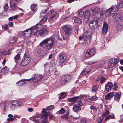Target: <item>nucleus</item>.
Returning <instances> with one entry per match:
<instances>
[{
    "label": "nucleus",
    "instance_id": "1",
    "mask_svg": "<svg viewBox=\"0 0 123 123\" xmlns=\"http://www.w3.org/2000/svg\"><path fill=\"white\" fill-rule=\"evenodd\" d=\"M123 8V1L120 2L118 5V7L117 6H112L110 8L106 10L104 12V15L105 17H108L111 14L112 16H113L117 11L119 8Z\"/></svg>",
    "mask_w": 123,
    "mask_h": 123
},
{
    "label": "nucleus",
    "instance_id": "2",
    "mask_svg": "<svg viewBox=\"0 0 123 123\" xmlns=\"http://www.w3.org/2000/svg\"><path fill=\"white\" fill-rule=\"evenodd\" d=\"M83 39L85 41V45L87 46L89 45L91 42V36L90 33L88 32H86L85 33L82 37L81 36H80L79 37V39L81 40Z\"/></svg>",
    "mask_w": 123,
    "mask_h": 123
},
{
    "label": "nucleus",
    "instance_id": "3",
    "mask_svg": "<svg viewBox=\"0 0 123 123\" xmlns=\"http://www.w3.org/2000/svg\"><path fill=\"white\" fill-rule=\"evenodd\" d=\"M54 44V41L52 38H47V44L45 45L44 48L47 50H50L53 47Z\"/></svg>",
    "mask_w": 123,
    "mask_h": 123
},
{
    "label": "nucleus",
    "instance_id": "4",
    "mask_svg": "<svg viewBox=\"0 0 123 123\" xmlns=\"http://www.w3.org/2000/svg\"><path fill=\"white\" fill-rule=\"evenodd\" d=\"M63 29L65 32V35H67L65 37L64 35L63 37V38L66 39L68 37V35H71L72 33V31L71 29L69 27L67 26H65L63 28Z\"/></svg>",
    "mask_w": 123,
    "mask_h": 123
},
{
    "label": "nucleus",
    "instance_id": "5",
    "mask_svg": "<svg viewBox=\"0 0 123 123\" xmlns=\"http://www.w3.org/2000/svg\"><path fill=\"white\" fill-rule=\"evenodd\" d=\"M96 51L94 48L91 49L87 51L85 55V56L86 58L94 56L95 55Z\"/></svg>",
    "mask_w": 123,
    "mask_h": 123
},
{
    "label": "nucleus",
    "instance_id": "6",
    "mask_svg": "<svg viewBox=\"0 0 123 123\" xmlns=\"http://www.w3.org/2000/svg\"><path fill=\"white\" fill-rule=\"evenodd\" d=\"M47 110L45 109H43L41 111V113H43V115L45 116V118L44 120L42 121V123H49L48 119V116L49 114V112H47Z\"/></svg>",
    "mask_w": 123,
    "mask_h": 123
},
{
    "label": "nucleus",
    "instance_id": "7",
    "mask_svg": "<svg viewBox=\"0 0 123 123\" xmlns=\"http://www.w3.org/2000/svg\"><path fill=\"white\" fill-rule=\"evenodd\" d=\"M98 25V21L97 20H93L90 21L89 24V27L95 29L97 28Z\"/></svg>",
    "mask_w": 123,
    "mask_h": 123
},
{
    "label": "nucleus",
    "instance_id": "8",
    "mask_svg": "<svg viewBox=\"0 0 123 123\" xmlns=\"http://www.w3.org/2000/svg\"><path fill=\"white\" fill-rule=\"evenodd\" d=\"M42 75L35 74L33 78L30 79L32 80L34 82H38L42 80Z\"/></svg>",
    "mask_w": 123,
    "mask_h": 123
},
{
    "label": "nucleus",
    "instance_id": "9",
    "mask_svg": "<svg viewBox=\"0 0 123 123\" xmlns=\"http://www.w3.org/2000/svg\"><path fill=\"white\" fill-rule=\"evenodd\" d=\"M42 75L35 74L33 78L30 79L32 80L34 82H38L42 80Z\"/></svg>",
    "mask_w": 123,
    "mask_h": 123
},
{
    "label": "nucleus",
    "instance_id": "10",
    "mask_svg": "<svg viewBox=\"0 0 123 123\" xmlns=\"http://www.w3.org/2000/svg\"><path fill=\"white\" fill-rule=\"evenodd\" d=\"M117 62V60L116 58H111L109 59L108 64V67L111 68L115 66Z\"/></svg>",
    "mask_w": 123,
    "mask_h": 123
},
{
    "label": "nucleus",
    "instance_id": "11",
    "mask_svg": "<svg viewBox=\"0 0 123 123\" xmlns=\"http://www.w3.org/2000/svg\"><path fill=\"white\" fill-rule=\"evenodd\" d=\"M30 79H29L21 80L17 83V85L18 86L20 87L25 84L28 83L30 82Z\"/></svg>",
    "mask_w": 123,
    "mask_h": 123
},
{
    "label": "nucleus",
    "instance_id": "12",
    "mask_svg": "<svg viewBox=\"0 0 123 123\" xmlns=\"http://www.w3.org/2000/svg\"><path fill=\"white\" fill-rule=\"evenodd\" d=\"M58 61L59 63H63L66 60V57L65 54L62 53H60L58 56Z\"/></svg>",
    "mask_w": 123,
    "mask_h": 123
},
{
    "label": "nucleus",
    "instance_id": "13",
    "mask_svg": "<svg viewBox=\"0 0 123 123\" xmlns=\"http://www.w3.org/2000/svg\"><path fill=\"white\" fill-rule=\"evenodd\" d=\"M70 79L69 76L68 75L62 76L61 80V82L62 84H64L67 82Z\"/></svg>",
    "mask_w": 123,
    "mask_h": 123
},
{
    "label": "nucleus",
    "instance_id": "14",
    "mask_svg": "<svg viewBox=\"0 0 123 123\" xmlns=\"http://www.w3.org/2000/svg\"><path fill=\"white\" fill-rule=\"evenodd\" d=\"M10 105L11 108L13 109L15 108H18V106H20L22 105L17 101L14 100L10 104Z\"/></svg>",
    "mask_w": 123,
    "mask_h": 123
},
{
    "label": "nucleus",
    "instance_id": "15",
    "mask_svg": "<svg viewBox=\"0 0 123 123\" xmlns=\"http://www.w3.org/2000/svg\"><path fill=\"white\" fill-rule=\"evenodd\" d=\"M123 18L122 15L119 13H117L114 18V21L118 23L122 20Z\"/></svg>",
    "mask_w": 123,
    "mask_h": 123
},
{
    "label": "nucleus",
    "instance_id": "16",
    "mask_svg": "<svg viewBox=\"0 0 123 123\" xmlns=\"http://www.w3.org/2000/svg\"><path fill=\"white\" fill-rule=\"evenodd\" d=\"M17 1V0H12L10 1V7L12 10H15L16 9V2Z\"/></svg>",
    "mask_w": 123,
    "mask_h": 123
},
{
    "label": "nucleus",
    "instance_id": "17",
    "mask_svg": "<svg viewBox=\"0 0 123 123\" xmlns=\"http://www.w3.org/2000/svg\"><path fill=\"white\" fill-rule=\"evenodd\" d=\"M90 13L89 11L87 10L85 11L84 17V20L85 22H87L89 20L90 17Z\"/></svg>",
    "mask_w": 123,
    "mask_h": 123
},
{
    "label": "nucleus",
    "instance_id": "18",
    "mask_svg": "<svg viewBox=\"0 0 123 123\" xmlns=\"http://www.w3.org/2000/svg\"><path fill=\"white\" fill-rule=\"evenodd\" d=\"M58 17V14L55 13L51 17L48 19L50 23H52L55 21L57 18Z\"/></svg>",
    "mask_w": 123,
    "mask_h": 123
},
{
    "label": "nucleus",
    "instance_id": "19",
    "mask_svg": "<svg viewBox=\"0 0 123 123\" xmlns=\"http://www.w3.org/2000/svg\"><path fill=\"white\" fill-rule=\"evenodd\" d=\"M43 115V117L40 116H36L33 119L34 121L36 122H41L43 120H44L45 118V116H44L43 115V113H42Z\"/></svg>",
    "mask_w": 123,
    "mask_h": 123
},
{
    "label": "nucleus",
    "instance_id": "20",
    "mask_svg": "<svg viewBox=\"0 0 123 123\" xmlns=\"http://www.w3.org/2000/svg\"><path fill=\"white\" fill-rule=\"evenodd\" d=\"M29 30L30 31L29 32H30V34L33 35H37L39 32L34 26L31 28Z\"/></svg>",
    "mask_w": 123,
    "mask_h": 123
},
{
    "label": "nucleus",
    "instance_id": "21",
    "mask_svg": "<svg viewBox=\"0 0 123 123\" xmlns=\"http://www.w3.org/2000/svg\"><path fill=\"white\" fill-rule=\"evenodd\" d=\"M113 86L112 83L110 82H108L105 85V89L107 92H109L112 88Z\"/></svg>",
    "mask_w": 123,
    "mask_h": 123
},
{
    "label": "nucleus",
    "instance_id": "22",
    "mask_svg": "<svg viewBox=\"0 0 123 123\" xmlns=\"http://www.w3.org/2000/svg\"><path fill=\"white\" fill-rule=\"evenodd\" d=\"M38 32V34H39L40 36L42 37L45 36L48 33L47 30L45 29L43 30H41Z\"/></svg>",
    "mask_w": 123,
    "mask_h": 123
},
{
    "label": "nucleus",
    "instance_id": "23",
    "mask_svg": "<svg viewBox=\"0 0 123 123\" xmlns=\"http://www.w3.org/2000/svg\"><path fill=\"white\" fill-rule=\"evenodd\" d=\"M80 96H77L75 97H72L68 98V101L69 102H76L79 100V98H80Z\"/></svg>",
    "mask_w": 123,
    "mask_h": 123
},
{
    "label": "nucleus",
    "instance_id": "24",
    "mask_svg": "<svg viewBox=\"0 0 123 123\" xmlns=\"http://www.w3.org/2000/svg\"><path fill=\"white\" fill-rule=\"evenodd\" d=\"M113 95V92H111L106 95L105 97V99L106 100H110L112 98Z\"/></svg>",
    "mask_w": 123,
    "mask_h": 123
},
{
    "label": "nucleus",
    "instance_id": "25",
    "mask_svg": "<svg viewBox=\"0 0 123 123\" xmlns=\"http://www.w3.org/2000/svg\"><path fill=\"white\" fill-rule=\"evenodd\" d=\"M108 25L107 23L105 22L104 23L102 32L103 33H105L108 31Z\"/></svg>",
    "mask_w": 123,
    "mask_h": 123
},
{
    "label": "nucleus",
    "instance_id": "26",
    "mask_svg": "<svg viewBox=\"0 0 123 123\" xmlns=\"http://www.w3.org/2000/svg\"><path fill=\"white\" fill-rule=\"evenodd\" d=\"M37 8V6L36 5L32 4L30 8L32 11L30 12L31 14L34 11H36Z\"/></svg>",
    "mask_w": 123,
    "mask_h": 123
},
{
    "label": "nucleus",
    "instance_id": "27",
    "mask_svg": "<svg viewBox=\"0 0 123 123\" xmlns=\"http://www.w3.org/2000/svg\"><path fill=\"white\" fill-rule=\"evenodd\" d=\"M91 12L93 13V14H97L99 13L100 10L97 7H96L93 9L91 10Z\"/></svg>",
    "mask_w": 123,
    "mask_h": 123
},
{
    "label": "nucleus",
    "instance_id": "28",
    "mask_svg": "<svg viewBox=\"0 0 123 123\" xmlns=\"http://www.w3.org/2000/svg\"><path fill=\"white\" fill-rule=\"evenodd\" d=\"M34 27L38 32L42 29L43 27L42 25L39 24H37Z\"/></svg>",
    "mask_w": 123,
    "mask_h": 123
},
{
    "label": "nucleus",
    "instance_id": "29",
    "mask_svg": "<svg viewBox=\"0 0 123 123\" xmlns=\"http://www.w3.org/2000/svg\"><path fill=\"white\" fill-rule=\"evenodd\" d=\"M73 111L75 112H78L80 111L81 108L77 105H74L73 108Z\"/></svg>",
    "mask_w": 123,
    "mask_h": 123
},
{
    "label": "nucleus",
    "instance_id": "30",
    "mask_svg": "<svg viewBox=\"0 0 123 123\" xmlns=\"http://www.w3.org/2000/svg\"><path fill=\"white\" fill-rule=\"evenodd\" d=\"M20 55L19 54H18L14 57V59L15 60L16 62L17 63L20 60L21 58Z\"/></svg>",
    "mask_w": 123,
    "mask_h": 123
},
{
    "label": "nucleus",
    "instance_id": "31",
    "mask_svg": "<svg viewBox=\"0 0 123 123\" xmlns=\"http://www.w3.org/2000/svg\"><path fill=\"white\" fill-rule=\"evenodd\" d=\"M16 38L15 37H10L9 39V44H12L16 41Z\"/></svg>",
    "mask_w": 123,
    "mask_h": 123
},
{
    "label": "nucleus",
    "instance_id": "32",
    "mask_svg": "<svg viewBox=\"0 0 123 123\" xmlns=\"http://www.w3.org/2000/svg\"><path fill=\"white\" fill-rule=\"evenodd\" d=\"M121 95L119 93H116L114 95V100L116 101H118L120 99Z\"/></svg>",
    "mask_w": 123,
    "mask_h": 123
},
{
    "label": "nucleus",
    "instance_id": "33",
    "mask_svg": "<svg viewBox=\"0 0 123 123\" xmlns=\"http://www.w3.org/2000/svg\"><path fill=\"white\" fill-rule=\"evenodd\" d=\"M29 31V29H27L23 31L22 34L25 37H29L30 35L28 33Z\"/></svg>",
    "mask_w": 123,
    "mask_h": 123
},
{
    "label": "nucleus",
    "instance_id": "34",
    "mask_svg": "<svg viewBox=\"0 0 123 123\" xmlns=\"http://www.w3.org/2000/svg\"><path fill=\"white\" fill-rule=\"evenodd\" d=\"M47 38L43 40L41 42L39 45H40L41 46L43 47L44 48V47L45 46H44V45L45 44H47Z\"/></svg>",
    "mask_w": 123,
    "mask_h": 123
},
{
    "label": "nucleus",
    "instance_id": "35",
    "mask_svg": "<svg viewBox=\"0 0 123 123\" xmlns=\"http://www.w3.org/2000/svg\"><path fill=\"white\" fill-rule=\"evenodd\" d=\"M114 117V114H111V115L108 116L105 118V121L106 122L107 120L110 119H113Z\"/></svg>",
    "mask_w": 123,
    "mask_h": 123
},
{
    "label": "nucleus",
    "instance_id": "36",
    "mask_svg": "<svg viewBox=\"0 0 123 123\" xmlns=\"http://www.w3.org/2000/svg\"><path fill=\"white\" fill-rule=\"evenodd\" d=\"M74 22L75 23L80 24L81 22V19L77 17H75L74 18Z\"/></svg>",
    "mask_w": 123,
    "mask_h": 123
},
{
    "label": "nucleus",
    "instance_id": "37",
    "mask_svg": "<svg viewBox=\"0 0 123 123\" xmlns=\"http://www.w3.org/2000/svg\"><path fill=\"white\" fill-rule=\"evenodd\" d=\"M84 14V12L82 10H79L78 11V16L80 17H83Z\"/></svg>",
    "mask_w": 123,
    "mask_h": 123
},
{
    "label": "nucleus",
    "instance_id": "38",
    "mask_svg": "<svg viewBox=\"0 0 123 123\" xmlns=\"http://www.w3.org/2000/svg\"><path fill=\"white\" fill-rule=\"evenodd\" d=\"M96 98L97 97L96 96H93L92 97L87 99V101L89 102H90L92 101H95L97 99Z\"/></svg>",
    "mask_w": 123,
    "mask_h": 123
},
{
    "label": "nucleus",
    "instance_id": "39",
    "mask_svg": "<svg viewBox=\"0 0 123 123\" xmlns=\"http://www.w3.org/2000/svg\"><path fill=\"white\" fill-rule=\"evenodd\" d=\"M8 71V69L6 66H5L3 68L2 70V72L5 75H6Z\"/></svg>",
    "mask_w": 123,
    "mask_h": 123
},
{
    "label": "nucleus",
    "instance_id": "40",
    "mask_svg": "<svg viewBox=\"0 0 123 123\" xmlns=\"http://www.w3.org/2000/svg\"><path fill=\"white\" fill-rule=\"evenodd\" d=\"M47 19V16H45L39 22L41 23H43L46 22Z\"/></svg>",
    "mask_w": 123,
    "mask_h": 123
},
{
    "label": "nucleus",
    "instance_id": "41",
    "mask_svg": "<svg viewBox=\"0 0 123 123\" xmlns=\"http://www.w3.org/2000/svg\"><path fill=\"white\" fill-rule=\"evenodd\" d=\"M28 64L27 63L24 59L22 60L20 62V65L21 66H25Z\"/></svg>",
    "mask_w": 123,
    "mask_h": 123
},
{
    "label": "nucleus",
    "instance_id": "42",
    "mask_svg": "<svg viewBox=\"0 0 123 123\" xmlns=\"http://www.w3.org/2000/svg\"><path fill=\"white\" fill-rule=\"evenodd\" d=\"M24 59L25 61H26L28 64L30 62L31 60V58L29 56L27 57L26 56L25 57V55Z\"/></svg>",
    "mask_w": 123,
    "mask_h": 123
},
{
    "label": "nucleus",
    "instance_id": "43",
    "mask_svg": "<svg viewBox=\"0 0 123 123\" xmlns=\"http://www.w3.org/2000/svg\"><path fill=\"white\" fill-rule=\"evenodd\" d=\"M98 87L96 85H95L92 88L91 91L93 92H96L97 90Z\"/></svg>",
    "mask_w": 123,
    "mask_h": 123
},
{
    "label": "nucleus",
    "instance_id": "44",
    "mask_svg": "<svg viewBox=\"0 0 123 123\" xmlns=\"http://www.w3.org/2000/svg\"><path fill=\"white\" fill-rule=\"evenodd\" d=\"M87 68H85V69H84L81 73L80 74V77H82L84 75H86V70Z\"/></svg>",
    "mask_w": 123,
    "mask_h": 123
},
{
    "label": "nucleus",
    "instance_id": "45",
    "mask_svg": "<svg viewBox=\"0 0 123 123\" xmlns=\"http://www.w3.org/2000/svg\"><path fill=\"white\" fill-rule=\"evenodd\" d=\"M66 96L65 93L63 92L61 93L60 95L59 98L60 99H62L64 98Z\"/></svg>",
    "mask_w": 123,
    "mask_h": 123
},
{
    "label": "nucleus",
    "instance_id": "46",
    "mask_svg": "<svg viewBox=\"0 0 123 123\" xmlns=\"http://www.w3.org/2000/svg\"><path fill=\"white\" fill-rule=\"evenodd\" d=\"M102 116H100L98 118L97 121L98 123H101L103 119Z\"/></svg>",
    "mask_w": 123,
    "mask_h": 123
},
{
    "label": "nucleus",
    "instance_id": "47",
    "mask_svg": "<svg viewBox=\"0 0 123 123\" xmlns=\"http://www.w3.org/2000/svg\"><path fill=\"white\" fill-rule=\"evenodd\" d=\"M8 26L7 25L4 24L2 26V29L6 31L8 30Z\"/></svg>",
    "mask_w": 123,
    "mask_h": 123
},
{
    "label": "nucleus",
    "instance_id": "48",
    "mask_svg": "<svg viewBox=\"0 0 123 123\" xmlns=\"http://www.w3.org/2000/svg\"><path fill=\"white\" fill-rule=\"evenodd\" d=\"M54 108L53 105H51L47 107L46 109L48 110L51 111Z\"/></svg>",
    "mask_w": 123,
    "mask_h": 123
},
{
    "label": "nucleus",
    "instance_id": "49",
    "mask_svg": "<svg viewBox=\"0 0 123 123\" xmlns=\"http://www.w3.org/2000/svg\"><path fill=\"white\" fill-rule=\"evenodd\" d=\"M65 110L63 108H62L58 111V113L60 114L64 113H65Z\"/></svg>",
    "mask_w": 123,
    "mask_h": 123
},
{
    "label": "nucleus",
    "instance_id": "50",
    "mask_svg": "<svg viewBox=\"0 0 123 123\" xmlns=\"http://www.w3.org/2000/svg\"><path fill=\"white\" fill-rule=\"evenodd\" d=\"M105 79L103 77H102L100 78V82L102 84L103 82H105Z\"/></svg>",
    "mask_w": 123,
    "mask_h": 123
},
{
    "label": "nucleus",
    "instance_id": "51",
    "mask_svg": "<svg viewBox=\"0 0 123 123\" xmlns=\"http://www.w3.org/2000/svg\"><path fill=\"white\" fill-rule=\"evenodd\" d=\"M50 65L51 66L53 67L52 68H50L49 69V71H52V68L53 69V68H54L53 67H55V64L53 62H51Z\"/></svg>",
    "mask_w": 123,
    "mask_h": 123
},
{
    "label": "nucleus",
    "instance_id": "52",
    "mask_svg": "<svg viewBox=\"0 0 123 123\" xmlns=\"http://www.w3.org/2000/svg\"><path fill=\"white\" fill-rule=\"evenodd\" d=\"M61 118L63 119H65V120H68V117L67 115L65 114L64 116L61 117Z\"/></svg>",
    "mask_w": 123,
    "mask_h": 123
},
{
    "label": "nucleus",
    "instance_id": "53",
    "mask_svg": "<svg viewBox=\"0 0 123 123\" xmlns=\"http://www.w3.org/2000/svg\"><path fill=\"white\" fill-rule=\"evenodd\" d=\"M8 116L10 118H11V119H12V120H14L15 119V118H14L13 115L12 114H9L8 115Z\"/></svg>",
    "mask_w": 123,
    "mask_h": 123
},
{
    "label": "nucleus",
    "instance_id": "54",
    "mask_svg": "<svg viewBox=\"0 0 123 123\" xmlns=\"http://www.w3.org/2000/svg\"><path fill=\"white\" fill-rule=\"evenodd\" d=\"M8 7L7 4H6L5 5L4 8L5 11H6L8 9Z\"/></svg>",
    "mask_w": 123,
    "mask_h": 123
},
{
    "label": "nucleus",
    "instance_id": "55",
    "mask_svg": "<svg viewBox=\"0 0 123 123\" xmlns=\"http://www.w3.org/2000/svg\"><path fill=\"white\" fill-rule=\"evenodd\" d=\"M114 88L113 89L114 90L116 91L117 90L118 88V87L117 86L116 84L115 83V82H114Z\"/></svg>",
    "mask_w": 123,
    "mask_h": 123
},
{
    "label": "nucleus",
    "instance_id": "56",
    "mask_svg": "<svg viewBox=\"0 0 123 123\" xmlns=\"http://www.w3.org/2000/svg\"><path fill=\"white\" fill-rule=\"evenodd\" d=\"M59 74V71L58 70L56 69L54 71V74L55 75H57Z\"/></svg>",
    "mask_w": 123,
    "mask_h": 123
},
{
    "label": "nucleus",
    "instance_id": "57",
    "mask_svg": "<svg viewBox=\"0 0 123 123\" xmlns=\"http://www.w3.org/2000/svg\"><path fill=\"white\" fill-rule=\"evenodd\" d=\"M75 92V90L74 88H73L70 91V93L72 94H74Z\"/></svg>",
    "mask_w": 123,
    "mask_h": 123
},
{
    "label": "nucleus",
    "instance_id": "58",
    "mask_svg": "<svg viewBox=\"0 0 123 123\" xmlns=\"http://www.w3.org/2000/svg\"><path fill=\"white\" fill-rule=\"evenodd\" d=\"M5 53L6 55H7L11 53L9 50H8L5 51Z\"/></svg>",
    "mask_w": 123,
    "mask_h": 123
},
{
    "label": "nucleus",
    "instance_id": "59",
    "mask_svg": "<svg viewBox=\"0 0 123 123\" xmlns=\"http://www.w3.org/2000/svg\"><path fill=\"white\" fill-rule=\"evenodd\" d=\"M54 11L53 9H51V10L49 11L48 13L49 15H50L53 14L54 13Z\"/></svg>",
    "mask_w": 123,
    "mask_h": 123
},
{
    "label": "nucleus",
    "instance_id": "60",
    "mask_svg": "<svg viewBox=\"0 0 123 123\" xmlns=\"http://www.w3.org/2000/svg\"><path fill=\"white\" fill-rule=\"evenodd\" d=\"M8 25L10 27H12L13 26V23L12 22H9Z\"/></svg>",
    "mask_w": 123,
    "mask_h": 123
},
{
    "label": "nucleus",
    "instance_id": "61",
    "mask_svg": "<svg viewBox=\"0 0 123 123\" xmlns=\"http://www.w3.org/2000/svg\"><path fill=\"white\" fill-rule=\"evenodd\" d=\"M47 9H45L44 10H43L42 11V12L40 13V15H41V14L42 13H44L45 14L47 12Z\"/></svg>",
    "mask_w": 123,
    "mask_h": 123
},
{
    "label": "nucleus",
    "instance_id": "62",
    "mask_svg": "<svg viewBox=\"0 0 123 123\" xmlns=\"http://www.w3.org/2000/svg\"><path fill=\"white\" fill-rule=\"evenodd\" d=\"M78 104L80 106H82L83 105V103L81 101H79L78 103Z\"/></svg>",
    "mask_w": 123,
    "mask_h": 123
},
{
    "label": "nucleus",
    "instance_id": "63",
    "mask_svg": "<svg viewBox=\"0 0 123 123\" xmlns=\"http://www.w3.org/2000/svg\"><path fill=\"white\" fill-rule=\"evenodd\" d=\"M81 123H87V121L86 120L82 119L81 121Z\"/></svg>",
    "mask_w": 123,
    "mask_h": 123
},
{
    "label": "nucleus",
    "instance_id": "64",
    "mask_svg": "<svg viewBox=\"0 0 123 123\" xmlns=\"http://www.w3.org/2000/svg\"><path fill=\"white\" fill-rule=\"evenodd\" d=\"M28 111L29 112H32V111H33V108H28Z\"/></svg>",
    "mask_w": 123,
    "mask_h": 123
}]
</instances>
